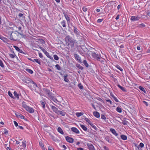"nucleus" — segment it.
I'll use <instances>...</instances> for the list:
<instances>
[{
	"instance_id": "nucleus-11",
	"label": "nucleus",
	"mask_w": 150,
	"mask_h": 150,
	"mask_svg": "<svg viewBox=\"0 0 150 150\" xmlns=\"http://www.w3.org/2000/svg\"><path fill=\"white\" fill-rule=\"evenodd\" d=\"M63 14L64 17H65L67 23H68L70 22V18L69 17V16L65 12H64Z\"/></svg>"
},
{
	"instance_id": "nucleus-30",
	"label": "nucleus",
	"mask_w": 150,
	"mask_h": 150,
	"mask_svg": "<svg viewBox=\"0 0 150 150\" xmlns=\"http://www.w3.org/2000/svg\"><path fill=\"white\" fill-rule=\"evenodd\" d=\"M39 144L40 147L42 149L45 150V147L44 146V144L42 143V142H40Z\"/></svg>"
},
{
	"instance_id": "nucleus-40",
	"label": "nucleus",
	"mask_w": 150,
	"mask_h": 150,
	"mask_svg": "<svg viewBox=\"0 0 150 150\" xmlns=\"http://www.w3.org/2000/svg\"><path fill=\"white\" fill-rule=\"evenodd\" d=\"M78 86L80 89H83V87L81 83L78 84Z\"/></svg>"
},
{
	"instance_id": "nucleus-28",
	"label": "nucleus",
	"mask_w": 150,
	"mask_h": 150,
	"mask_svg": "<svg viewBox=\"0 0 150 150\" xmlns=\"http://www.w3.org/2000/svg\"><path fill=\"white\" fill-rule=\"evenodd\" d=\"M52 100H53L54 102L55 103H57L58 102V100L57 99H56L53 96V95L51 96V97L50 98Z\"/></svg>"
},
{
	"instance_id": "nucleus-44",
	"label": "nucleus",
	"mask_w": 150,
	"mask_h": 150,
	"mask_svg": "<svg viewBox=\"0 0 150 150\" xmlns=\"http://www.w3.org/2000/svg\"><path fill=\"white\" fill-rule=\"evenodd\" d=\"M54 59L56 60H57L59 59V57L56 54H54L53 56Z\"/></svg>"
},
{
	"instance_id": "nucleus-61",
	"label": "nucleus",
	"mask_w": 150,
	"mask_h": 150,
	"mask_svg": "<svg viewBox=\"0 0 150 150\" xmlns=\"http://www.w3.org/2000/svg\"><path fill=\"white\" fill-rule=\"evenodd\" d=\"M103 21V19H98L97 20V22L98 23H99L101 22H102Z\"/></svg>"
},
{
	"instance_id": "nucleus-13",
	"label": "nucleus",
	"mask_w": 150,
	"mask_h": 150,
	"mask_svg": "<svg viewBox=\"0 0 150 150\" xmlns=\"http://www.w3.org/2000/svg\"><path fill=\"white\" fill-rule=\"evenodd\" d=\"M50 106L51 107V108L53 112H54L56 114H57L59 111L58 108L53 105H50Z\"/></svg>"
},
{
	"instance_id": "nucleus-34",
	"label": "nucleus",
	"mask_w": 150,
	"mask_h": 150,
	"mask_svg": "<svg viewBox=\"0 0 150 150\" xmlns=\"http://www.w3.org/2000/svg\"><path fill=\"white\" fill-rule=\"evenodd\" d=\"M117 86L123 91H124V92H125L126 91L125 89V88L121 86L119 84H118Z\"/></svg>"
},
{
	"instance_id": "nucleus-39",
	"label": "nucleus",
	"mask_w": 150,
	"mask_h": 150,
	"mask_svg": "<svg viewBox=\"0 0 150 150\" xmlns=\"http://www.w3.org/2000/svg\"><path fill=\"white\" fill-rule=\"evenodd\" d=\"M9 55L10 57L12 58H14L15 57V56H16L15 54L14 53V52H13V54H9Z\"/></svg>"
},
{
	"instance_id": "nucleus-21",
	"label": "nucleus",
	"mask_w": 150,
	"mask_h": 150,
	"mask_svg": "<svg viewBox=\"0 0 150 150\" xmlns=\"http://www.w3.org/2000/svg\"><path fill=\"white\" fill-rule=\"evenodd\" d=\"M44 53L48 57L51 59H53V57L49 55V53L46 50Z\"/></svg>"
},
{
	"instance_id": "nucleus-48",
	"label": "nucleus",
	"mask_w": 150,
	"mask_h": 150,
	"mask_svg": "<svg viewBox=\"0 0 150 150\" xmlns=\"http://www.w3.org/2000/svg\"><path fill=\"white\" fill-rule=\"evenodd\" d=\"M145 26V24L143 23H142L139 25V27L142 28Z\"/></svg>"
},
{
	"instance_id": "nucleus-49",
	"label": "nucleus",
	"mask_w": 150,
	"mask_h": 150,
	"mask_svg": "<svg viewBox=\"0 0 150 150\" xmlns=\"http://www.w3.org/2000/svg\"><path fill=\"white\" fill-rule=\"evenodd\" d=\"M84 12H86L87 11V8L85 6H84L82 8Z\"/></svg>"
},
{
	"instance_id": "nucleus-9",
	"label": "nucleus",
	"mask_w": 150,
	"mask_h": 150,
	"mask_svg": "<svg viewBox=\"0 0 150 150\" xmlns=\"http://www.w3.org/2000/svg\"><path fill=\"white\" fill-rule=\"evenodd\" d=\"M1 69L5 71L10 72V68L8 66H1Z\"/></svg>"
},
{
	"instance_id": "nucleus-6",
	"label": "nucleus",
	"mask_w": 150,
	"mask_h": 150,
	"mask_svg": "<svg viewBox=\"0 0 150 150\" xmlns=\"http://www.w3.org/2000/svg\"><path fill=\"white\" fill-rule=\"evenodd\" d=\"M140 18L139 16H132L131 17L130 20L132 21H134L139 20Z\"/></svg>"
},
{
	"instance_id": "nucleus-22",
	"label": "nucleus",
	"mask_w": 150,
	"mask_h": 150,
	"mask_svg": "<svg viewBox=\"0 0 150 150\" xmlns=\"http://www.w3.org/2000/svg\"><path fill=\"white\" fill-rule=\"evenodd\" d=\"M60 24L63 27H66V23L65 21L63 20L62 21L60 22Z\"/></svg>"
},
{
	"instance_id": "nucleus-63",
	"label": "nucleus",
	"mask_w": 150,
	"mask_h": 150,
	"mask_svg": "<svg viewBox=\"0 0 150 150\" xmlns=\"http://www.w3.org/2000/svg\"><path fill=\"white\" fill-rule=\"evenodd\" d=\"M104 150H109V148L106 146H104Z\"/></svg>"
},
{
	"instance_id": "nucleus-42",
	"label": "nucleus",
	"mask_w": 150,
	"mask_h": 150,
	"mask_svg": "<svg viewBox=\"0 0 150 150\" xmlns=\"http://www.w3.org/2000/svg\"><path fill=\"white\" fill-rule=\"evenodd\" d=\"M76 114L77 117H79L82 115L83 114L81 112H76Z\"/></svg>"
},
{
	"instance_id": "nucleus-33",
	"label": "nucleus",
	"mask_w": 150,
	"mask_h": 150,
	"mask_svg": "<svg viewBox=\"0 0 150 150\" xmlns=\"http://www.w3.org/2000/svg\"><path fill=\"white\" fill-rule=\"evenodd\" d=\"M33 60V62L37 63L40 65V62L39 59H34V60Z\"/></svg>"
},
{
	"instance_id": "nucleus-19",
	"label": "nucleus",
	"mask_w": 150,
	"mask_h": 150,
	"mask_svg": "<svg viewBox=\"0 0 150 150\" xmlns=\"http://www.w3.org/2000/svg\"><path fill=\"white\" fill-rule=\"evenodd\" d=\"M110 131L115 136H117L118 135V134L116 132L115 130L112 128H111L110 129Z\"/></svg>"
},
{
	"instance_id": "nucleus-16",
	"label": "nucleus",
	"mask_w": 150,
	"mask_h": 150,
	"mask_svg": "<svg viewBox=\"0 0 150 150\" xmlns=\"http://www.w3.org/2000/svg\"><path fill=\"white\" fill-rule=\"evenodd\" d=\"M71 130L73 132L76 133V134H79V130L76 127H73L71 128Z\"/></svg>"
},
{
	"instance_id": "nucleus-3",
	"label": "nucleus",
	"mask_w": 150,
	"mask_h": 150,
	"mask_svg": "<svg viewBox=\"0 0 150 150\" xmlns=\"http://www.w3.org/2000/svg\"><path fill=\"white\" fill-rule=\"evenodd\" d=\"M18 33L17 31H15L11 33L8 37L11 40H16L17 39Z\"/></svg>"
},
{
	"instance_id": "nucleus-7",
	"label": "nucleus",
	"mask_w": 150,
	"mask_h": 150,
	"mask_svg": "<svg viewBox=\"0 0 150 150\" xmlns=\"http://www.w3.org/2000/svg\"><path fill=\"white\" fill-rule=\"evenodd\" d=\"M92 56L93 58L96 59L98 60H99L100 59V57L98 56V55L95 52L92 53Z\"/></svg>"
},
{
	"instance_id": "nucleus-38",
	"label": "nucleus",
	"mask_w": 150,
	"mask_h": 150,
	"mask_svg": "<svg viewBox=\"0 0 150 150\" xmlns=\"http://www.w3.org/2000/svg\"><path fill=\"white\" fill-rule=\"evenodd\" d=\"M13 94L14 95V96L18 99L19 98V95L17 94L16 92L15 91L14 93Z\"/></svg>"
},
{
	"instance_id": "nucleus-53",
	"label": "nucleus",
	"mask_w": 150,
	"mask_h": 150,
	"mask_svg": "<svg viewBox=\"0 0 150 150\" xmlns=\"http://www.w3.org/2000/svg\"><path fill=\"white\" fill-rule=\"evenodd\" d=\"M141 148H142L144 146V144L142 143H140L139 145Z\"/></svg>"
},
{
	"instance_id": "nucleus-41",
	"label": "nucleus",
	"mask_w": 150,
	"mask_h": 150,
	"mask_svg": "<svg viewBox=\"0 0 150 150\" xmlns=\"http://www.w3.org/2000/svg\"><path fill=\"white\" fill-rule=\"evenodd\" d=\"M26 70L27 71L28 73L30 74H32L33 73V71L30 69H26Z\"/></svg>"
},
{
	"instance_id": "nucleus-24",
	"label": "nucleus",
	"mask_w": 150,
	"mask_h": 150,
	"mask_svg": "<svg viewBox=\"0 0 150 150\" xmlns=\"http://www.w3.org/2000/svg\"><path fill=\"white\" fill-rule=\"evenodd\" d=\"M57 131L58 132H59L61 134H64V132L62 129V128L60 127H59L57 128Z\"/></svg>"
},
{
	"instance_id": "nucleus-29",
	"label": "nucleus",
	"mask_w": 150,
	"mask_h": 150,
	"mask_svg": "<svg viewBox=\"0 0 150 150\" xmlns=\"http://www.w3.org/2000/svg\"><path fill=\"white\" fill-rule=\"evenodd\" d=\"M40 103L42 105L43 108H44L45 107V101L43 100H41L40 101Z\"/></svg>"
},
{
	"instance_id": "nucleus-54",
	"label": "nucleus",
	"mask_w": 150,
	"mask_h": 150,
	"mask_svg": "<svg viewBox=\"0 0 150 150\" xmlns=\"http://www.w3.org/2000/svg\"><path fill=\"white\" fill-rule=\"evenodd\" d=\"M39 48L41 50L44 52L45 51H46L42 47H40Z\"/></svg>"
},
{
	"instance_id": "nucleus-59",
	"label": "nucleus",
	"mask_w": 150,
	"mask_h": 150,
	"mask_svg": "<svg viewBox=\"0 0 150 150\" xmlns=\"http://www.w3.org/2000/svg\"><path fill=\"white\" fill-rule=\"evenodd\" d=\"M4 133L5 134H8V130L7 129H5V131L4 132Z\"/></svg>"
},
{
	"instance_id": "nucleus-4",
	"label": "nucleus",
	"mask_w": 150,
	"mask_h": 150,
	"mask_svg": "<svg viewBox=\"0 0 150 150\" xmlns=\"http://www.w3.org/2000/svg\"><path fill=\"white\" fill-rule=\"evenodd\" d=\"M43 90L44 92L50 98L51 97V96L53 95L52 93L51 92L49 89H48L46 88H43Z\"/></svg>"
},
{
	"instance_id": "nucleus-1",
	"label": "nucleus",
	"mask_w": 150,
	"mask_h": 150,
	"mask_svg": "<svg viewBox=\"0 0 150 150\" xmlns=\"http://www.w3.org/2000/svg\"><path fill=\"white\" fill-rule=\"evenodd\" d=\"M65 41L66 45L68 46H72L74 45V40L69 35L65 37Z\"/></svg>"
},
{
	"instance_id": "nucleus-27",
	"label": "nucleus",
	"mask_w": 150,
	"mask_h": 150,
	"mask_svg": "<svg viewBox=\"0 0 150 150\" xmlns=\"http://www.w3.org/2000/svg\"><path fill=\"white\" fill-rule=\"evenodd\" d=\"M80 125L81 128L85 131H86L88 129V128L84 125Z\"/></svg>"
},
{
	"instance_id": "nucleus-51",
	"label": "nucleus",
	"mask_w": 150,
	"mask_h": 150,
	"mask_svg": "<svg viewBox=\"0 0 150 150\" xmlns=\"http://www.w3.org/2000/svg\"><path fill=\"white\" fill-rule=\"evenodd\" d=\"M83 63L85 65V66H88L87 61L86 60H84L83 61Z\"/></svg>"
},
{
	"instance_id": "nucleus-31",
	"label": "nucleus",
	"mask_w": 150,
	"mask_h": 150,
	"mask_svg": "<svg viewBox=\"0 0 150 150\" xmlns=\"http://www.w3.org/2000/svg\"><path fill=\"white\" fill-rule=\"evenodd\" d=\"M68 76V75L66 74L65 76H64V81L66 82H68L69 81V80L67 78V77Z\"/></svg>"
},
{
	"instance_id": "nucleus-35",
	"label": "nucleus",
	"mask_w": 150,
	"mask_h": 150,
	"mask_svg": "<svg viewBox=\"0 0 150 150\" xmlns=\"http://www.w3.org/2000/svg\"><path fill=\"white\" fill-rule=\"evenodd\" d=\"M22 106L25 109L28 106L26 105V103L24 101H23L22 103Z\"/></svg>"
},
{
	"instance_id": "nucleus-50",
	"label": "nucleus",
	"mask_w": 150,
	"mask_h": 150,
	"mask_svg": "<svg viewBox=\"0 0 150 150\" xmlns=\"http://www.w3.org/2000/svg\"><path fill=\"white\" fill-rule=\"evenodd\" d=\"M39 42H40L42 44H44L45 43V41L42 39L39 40Z\"/></svg>"
},
{
	"instance_id": "nucleus-12",
	"label": "nucleus",
	"mask_w": 150,
	"mask_h": 150,
	"mask_svg": "<svg viewBox=\"0 0 150 150\" xmlns=\"http://www.w3.org/2000/svg\"><path fill=\"white\" fill-rule=\"evenodd\" d=\"M74 57L76 59L77 61L78 62L80 63H82L81 57L79 56L78 55L76 54H74Z\"/></svg>"
},
{
	"instance_id": "nucleus-2",
	"label": "nucleus",
	"mask_w": 150,
	"mask_h": 150,
	"mask_svg": "<svg viewBox=\"0 0 150 150\" xmlns=\"http://www.w3.org/2000/svg\"><path fill=\"white\" fill-rule=\"evenodd\" d=\"M17 28V27L14 24H13V27H7L6 28V33L7 34L8 37H9L11 35V34L13 32V31L15 30Z\"/></svg>"
},
{
	"instance_id": "nucleus-5",
	"label": "nucleus",
	"mask_w": 150,
	"mask_h": 150,
	"mask_svg": "<svg viewBox=\"0 0 150 150\" xmlns=\"http://www.w3.org/2000/svg\"><path fill=\"white\" fill-rule=\"evenodd\" d=\"M22 80L23 81V82L27 83L28 85L30 83L31 79H30L27 77H26L25 78L23 77H22Z\"/></svg>"
},
{
	"instance_id": "nucleus-15",
	"label": "nucleus",
	"mask_w": 150,
	"mask_h": 150,
	"mask_svg": "<svg viewBox=\"0 0 150 150\" xmlns=\"http://www.w3.org/2000/svg\"><path fill=\"white\" fill-rule=\"evenodd\" d=\"M87 145L88 147L89 150H95L94 147L92 144L89 143H87Z\"/></svg>"
},
{
	"instance_id": "nucleus-18",
	"label": "nucleus",
	"mask_w": 150,
	"mask_h": 150,
	"mask_svg": "<svg viewBox=\"0 0 150 150\" xmlns=\"http://www.w3.org/2000/svg\"><path fill=\"white\" fill-rule=\"evenodd\" d=\"M105 139L108 142L110 143H112V139H111L110 137L108 136H106L105 137Z\"/></svg>"
},
{
	"instance_id": "nucleus-20",
	"label": "nucleus",
	"mask_w": 150,
	"mask_h": 150,
	"mask_svg": "<svg viewBox=\"0 0 150 150\" xmlns=\"http://www.w3.org/2000/svg\"><path fill=\"white\" fill-rule=\"evenodd\" d=\"M66 112H63L62 111L59 110L58 111V113L57 114L58 115H60L62 116H64L65 115V114H66Z\"/></svg>"
},
{
	"instance_id": "nucleus-43",
	"label": "nucleus",
	"mask_w": 150,
	"mask_h": 150,
	"mask_svg": "<svg viewBox=\"0 0 150 150\" xmlns=\"http://www.w3.org/2000/svg\"><path fill=\"white\" fill-rule=\"evenodd\" d=\"M90 125L92 126V127L95 130H97V128L96 127V126L93 124L91 123Z\"/></svg>"
},
{
	"instance_id": "nucleus-36",
	"label": "nucleus",
	"mask_w": 150,
	"mask_h": 150,
	"mask_svg": "<svg viewBox=\"0 0 150 150\" xmlns=\"http://www.w3.org/2000/svg\"><path fill=\"white\" fill-rule=\"evenodd\" d=\"M139 88L140 90H141V91H143L144 93H146V90H145L144 88L143 87H142L141 86H139Z\"/></svg>"
},
{
	"instance_id": "nucleus-52",
	"label": "nucleus",
	"mask_w": 150,
	"mask_h": 150,
	"mask_svg": "<svg viewBox=\"0 0 150 150\" xmlns=\"http://www.w3.org/2000/svg\"><path fill=\"white\" fill-rule=\"evenodd\" d=\"M122 123L124 125H127V122L126 120H123L122 121Z\"/></svg>"
},
{
	"instance_id": "nucleus-25",
	"label": "nucleus",
	"mask_w": 150,
	"mask_h": 150,
	"mask_svg": "<svg viewBox=\"0 0 150 150\" xmlns=\"http://www.w3.org/2000/svg\"><path fill=\"white\" fill-rule=\"evenodd\" d=\"M16 115L18 117L22 119H24L25 117L22 115H21V114H16Z\"/></svg>"
},
{
	"instance_id": "nucleus-60",
	"label": "nucleus",
	"mask_w": 150,
	"mask_h": 150,
	"mask_svg": "<svg viewBox=\"0 0 150 150\" xmlns=\"http://www.w3.org/2000/svg\"><path fill=\"white\" fill-rule=\"evenodd\" d=\"M113 99L116 102H118V100L115 97H113Z\"/></svg>"
},
{
	"instance_id": "nucleus-55",
	"label": "nucleus",
	"mask_w": 150,
	"mask_h": 150,
	"mask_svg": "<svg viewBox=\"0 0 150 150\" xmlns=\"http://www.w3.org/2000/svg\"><path fill=\"white\" fill-rule=\"evenodd\" d=\"M16 127H17L18 126V124L17 122L15 121H13Z\"/></svg>"
},
{
	"instance_id": "nucleus-46",
	"label": "nucleus",
	"mask_w": 150,
	"mask_h": 150,
	"mask_svg": "<svg viewBox=\"0 0 150 150\" xmlns=\"http://www.w3.org/2000/svg\"><path fill=\"white\" fill-rule=\"evenodd\" d=\"M84 120L86 122H88L89 125L91 123V121L88 118H85Z\"/></svg>"
},
{
	"instance_id": "nucleus-45",
	"label": "nucleus",
	"mask_w": 150,
	"mask_h": 150,
	"mask_svg": "<svg viewBox=\"0 0 150 150\" xmlns=\"http://www.w3.org/2000/svg\"><path fill=\"white\" fill-rule=\"evenodd\" d=\"M22 145L23 147L25 148L26 147V141H25L22 142Z\"/></svg>"
},
{
	"instance_id": "nucleus-14",
	"label": "nucleus",
	"mask_w": 150,
	"mask_h": 150,
	"mask_svg": "<svg viewBox=\"0 0 150 150\" xmlns=\"http://www.w3.org/2000/svg\"><path fill=\"white\" fill-rule=\"evenodd\" d=\"M25 110L30 113H33L34 112V110L33 108L28 106Z\"/></svg>"
},
{
	"instance_id": "nucleus-58",
	"label": "nucleus",
	"mask_w": 150,
	"mask_h": 150,
	"mask_svg": "<svg viewBox=\"0 0 150 150\" xmlns=\"http://www.w3.org/2000/svg\"><path fill=\"white\" fill-rule=\"evenodd\" d=\"M106 100L107 102H109L111 104H112V102L110 99H106Z\"/></svg>"
},
{
	"instance_id": "nucleus-37",
	"label": "nucleus",
	"mask_w": 150,
	"mask_h": 150,
	"mask_svg": "<svg viewBox=\"0 0 150 150\" xmlns=\"http://www.w3.org/2000/svg\"><path fill=\"white\" fill-rule=\"evenodd\" d=\"M116 110L117 111L119 112L120 113L122 112V109L120 107H117Z\"/></svg>"
},
{
	"instance_id": "nucleus-64",
	"label": "nucleus",
	"mask_w": 150,
	"mask_h": 150,
	"mask_svg": "<svg viewBox=\"0 0 150 150\" xmlns=\"http://www.w3.org/2000/svg\"><path fill=\"white\" fill-rule=\"evenodd\" d=\"M48 150H54L53 148L50 146L48 147Z\"/></svg>"
},
{
	"instance_id": "nucleus-62",
	"label": "nucleus",
	"mask_w": 150,
	"mask_h": 150,
	"mask_svg": "<svg viewBox=\"0 0 150 150\" xmlns=\"http://www.w3.org/2000/svg\"><path fill=\"white\" fill-rule=\"evenodd\" d=\"M57 69L58 70H61V67L60 66H55Z\"/></svg>"
},
{
	"instance_id": "nucleus-26",
	"label": "nucleus",
	"mask_w": 150,
	"mask_h": 150,
	"mask_svg": "<svg viewBox=\"0 0 150 150\" xmlns=\"http://www.w3.org/2000/svg\"><path fill=\"white\" fill-rule=\"evenodd\" d=\"M13 47L14 48H15V49H16V50H17V51H18V52H20V53H22V50H20V49H19V48L16 46H13Z\"/></svg>"
},
{
	"instance_id": "nucleus-47",
	"label": "nucleus",
	"mask_w": 150,
	"mask_h": 150,
	"mask_svg": "<svg viewBox=\"0 0 150 150\" xmlns=\"http://www.w3.org/2000/svg\"><path fill=\"white\" fill-rule=\"evenodd\" d=\"M8 95L11 98H14V97L13 96L12 94L11 93L10 91H8Z\"/></svg>"
},
{
	"instance_id": "nucleus-17",
	"label": "nucleus",
	"mask_w": 150,
	"mask_h": 150,
	"mask_svg": "<svg viewBox=\"0 0 150 150\" xmlns=\"http://www.w3.org/2000/svg\"><path fill=\"white\" fill-rule=\"evenodd\" d=\"M91 67V66H86V69L88 72H93L94 71L92 69Z\"/></svg>"
},
{
	"instance_id": "nucleus-10",
	"label": "nucleus",
	"mask_w": 150,
	"mask_h": 150,
	"mask_svg": "<svg viewBox=\"0 0 150 150\" xmlns=\"http://www.w3.org/2000/svg\"><path fill=\"white\" fill-rule=\"evenodd\" d=\"M65 139L66 141L70 143H73L74 141V139L73 138H71L68 136L66 137H65Z\"/></svg>"
},
{
	"instance_id": "nucleus-32",
	"label": "nucleus",
	"mask_w": 150,
	"mask_h": 150,
	"mask_svg": "<svg viewBox=\"0 0 150 150\" xmlns=\"http://www.w3.org/2000/svg\"><path fill=\"white\" fill-rule=\"evenodd\" d=\"M120 137L121 138L124 140H125L127 139V137L125 135H121Z\"/></svg>"
},
{
	"instance_id": "nucleus-8",
	"label": "nucleus",
	"mask_w": 150,
	"mask_h": 150,
	"mask_svg": "<svg viewBox=\"0 0 150 150\" xmlns=\"http://www.w3.org/2000/svg\"><path fill=\"white\" fill-rule=\"evenodd\" d=\"M30 86H33L34 88H35L36 87H38V86L37 85L36 83L34 82L32 80L30 83L29 84H28Z\"/></svg>"
},
{
	"instance_id": "nucleus-56",
	"label": "nucleus",
	"mask_w": 150,
	"mask_h": 150,
	"mask_svg": "<svg viewBox=\"0 0 150 150\" xmlns=\"http://www.w3.org/2000/svg\"><path fill=\"white\" fill-rule=\"evenodd\" d=\"M104 120H105V122H108V120H109V119H107L106 117L104 115Z\"/></svg>"
},
{
	"instance_id": "nucleus-23",
	"label": "nucleus",
	"mask_w": 150,
	"mask_h": 150,
	"mask_svg": "<svg viewBox=\"0 0 150 150\" xmlns=\"http://www.w3.org/2000/svg\"><path fill=\"white\" fill-rule=\"evenodd\" d=\"M93 115L94 116L97 118H98L100 117V114L97 112H93Z\"/></svg>"
},
{
	"instance_id": "nucleus-57",
	"label": "nucleus",
	"mask_w": 150,
	"mask_h": 150,
	"mask_svg": "<svg viewBox=\"0 0 150 150\" xmlns=\"http://www.w3.org/2000/svg\"><path fill=\"white\" fill-rule=\"evenodd\" d=\"M39 57L41 58H42L43 57L42 54L41 53H39Z\"/></svg>"
}]
</instances>
